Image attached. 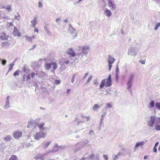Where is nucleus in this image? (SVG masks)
<instances>
[{
	"label": "nucleus",
	"instance_id": "43",
	"mask_svg": "<svg viewBox=\"0 0 160 160\" xmlns=\"http://www.w3.org/2000/svg\"><path fill=\"white\" fill-rule=\"evenodd\" d=\"M7 10H9L11 9V7L10 6H8L6 8Z\"/></svg>",
	"mask_w": 160,
	"mask_h": 160
},
{
	"label": "nucleus",
	"instance_id": "4",
	"mask_svg": "<svg viewBox=\"0 0 160 160\" xmlns=\"http://www.w3.org/2000/svg\"><path fill=\"white\" fill-rule=\"evenodd\" d=\"M46 133L42 132H38L36 133L34 135L35 139L38 140L42 138H44L46 136Z\"/></svg>",
	"mask_w": 160,
	"mask_h": 160
},
{
	"label": "nucleus",
	"instance_id": "45",
	"mask_svg": "<svg viewBox=\"0 0 160 160\" xmlns=\"http://www.w3.org/2000/svg\"><path fill=\"white\" fill-rule=\"evenodd\" d=\"M158 144V142H156V143L155 144L154 147H157Z\"/></svg>",
	"mask_w": 160,
	"mask_h": 160
},
{
	"label": "nucleus",
	"instance_id": "25",
	"mask_svg": "<svg viewBox=\"0 0 160 160\" xmlns=\"http://www.w3.org/2000/svg\"><path fill=\"white\" fill-rule=\"evenodd\" d=\"M154 102L153 101H151L149 104V108H151L153 107L154 106Z\"/></svg>",
	"mask_w": 160,
	"mask_h": 160
},
{
	"label": "nucleus",
	"instance_id": "8",
	"mask_svg": "<svg viewBox=\"0 0 160 160\" xmlns=\"http://www.w3.org/2000/svg\"><path fill=\"white\" fill-rule=\"evenodd\" d=\"M13 34L15 36L19 37L21 36V34L19 31L16 28H15L13 32Z\"/></svg>",
	"mask_w": 160,
	"mask_h": 160
},
{
	"label": "nucleus",
	"instance_id": "29",
	"mask_svg": "<svg viewBox=\"0 0 160 160\" xmlns=\"http://www.w3.org/2000/svg\"><path fill=\"white\" fill-rule=\"evenodd\" d=\"M155 106L158 109H160V102L156 103Z\"/></svg>",
	"mask_w": 160,
	"mask_h": 160
},
{
	"label": "nucleus",
	"instance_id": "12",
	"mask_svg": "<svg viewBox=\"0 0 160 160\" xmlns=\"http://www.w3.org/2000/svg\"><path fill=\"white\" fill-rule=\"evenodd\" d=\"M36 75V74L34 72L30 73V74H28L27 75V81H28L30 79V76L32 78H33L35 77V76Z\"/></svg>",
	"mask_w": 160,
	"mask_h": 160
},
{
	"label": "nucleus",
	"instance_id": "6",
	"mask_svg": "<svg viewBox=\"0 0 160 160\" xmlns=\"http://www.w3.org/2000/svg\"><path fill=\"white\" fill-rule=\"evenodd\" d=\"M22 132L20 131H15L13 134V137L16 139H19L22 137Z\"/></svg>",
	"mask_w": 160,
	"mask_h": 160
},
{
	"label": "nucleus",
	"instance_id": "44",
	"mask_svg": "<svg viewBox=\"0 0 160 160\" xmlns=\"http://www.w3.org/2000/svg\"><path fill=\"white\" fill-rule=\"evenodd\" d=\"M94 154H91V155H90V157L91 158H93L94 157Z\"/></svg>",
	"mask_w": 160,
	"mask_h": 160
},
{
	"label": "nucleus",
	"instance_id": "27",
	"mask_svg": "<svg viewBox=\"0 0 160 160\" xmlns=\"http://www.w3.org/2000/svg\"><path fill=\"white\" fill-rule=\"evenodd\" d=\"M51 143V142L50 141L46 142V143H45L44 144V148H47L49 146Z\"/></svg>",
	"mask_w": 160,
	"mask_h": 160
},
{
	"label": "nucleus",
	"instance_id": "34",
	"mask_svg": "<svg viewBox=\"0 0 160 160\" xmlns=\"http://www.w3.org/2000/svg\"><path fill=\"white\" fill-rule=\"evenodd\" d=\"M42 6V3L40 1L38 2V7L39 8H41Z\"/></svg>",
	"mask_w": 160,
	"mask_h": 160
},
{
	"label": "nucleus",
	"instance_id": "50",
	"mask_svg": "<svg viewBox=\"0 0 160 160\" xmlns=\"http://www.w3.org/2000/svg\"><path fill=\"white\" fill-rule=\"evenodd\" d=\"M147 157L146 156H145L144 157V159H145L147 158Z\"/></svg>",
	"mask_w": 160,
	"mask_h": 160
},
{
	"label": "nucleus",
	"instance_id": "7",
	"mask_svg": "<svg viewBox=\"0 0 160 160\" xmlns=\"http://www.w3.org/2000/svg\"><path fill=\"white\" fill-rule=\"evenodd\" d=\"M108 2L109 7L111 8L112 10L115 8L116 6L115 4H114V0H108Z\"/></svg>",
	"mask_w": 160,
	"mask_h": 160
},
{
	"label": "nucleus",
	"instance_id": "36",
	"mask_svg": "<svg viewBox=\"0 0 160 160\" xmlns=\"http://www.w3.org/2000/svg\"><path fill=\"white\" fill-rule=\"evenodd\" d=\"M34 28V32H37V33H38V28L35 27Z\"/></svg>",
	"mask_w": 160,
	"mask_h": 160
},
{
	"label": "nucleus",
	"instance_id": "21",
	"mask_svg": "<svg viewBox=\"0 0 160 160\" xmlns=\"http://www.w3.org/2000/svg\"><path fill=\"white\" fill-rule=\"evenodd\" d=\"M18 158L15 155H12L9 160H18Z\"/></svg>",
	"mask_w": 160,
	"mask_h": 160
},
{
	"label": "nucleus",
	"instance_id": "30",
	"mask_svg": "<svg viewBox=\"0 0 160 160\" xmlns=\"http://www.w3.org/2000/svg\"><path fill=\"white\" fill-rule=\"evenodd\" d=\"M112 105L109 103H108L106 105V107L108 108H111L112 107Z\"/></svg>",
	"mask_w": 160,
	"mask_h": 160
},
{
	"label": "nucleus",
	"instance_id": "2",
	"mask_svg": "<svg viewBox=\"0 0 160 160\" xmlns=\"http://www.w3.org/2000/svg\"><path fill=\"white\" fill-rule=\"evenodd\" d=\"M112 85L111 75L110 74L108 78L107 79H103L101 82L99 86L100 89L102 88L104 86L106 87H109Z\"/></svg>",
	"mask_w": 160,
	"mask_h": 160
},
{
	"label": "nucleus",
	"instance_id": "10",
	"mask_svg": "<svg viewBox=\"0 0 160 160\" xmlns=\"http://www.w3.org/2000/svg\"><path fill=\"white\" fill-rule=\"evenodd\" d=\"M8 37V36L7 35L6 33H2L0 36V38L1 40H7Z\"/></svg>",
	"mask_w": 160,
	"mask_h": 160
},
{
	"label": "nucleus",
	"instance_id": "37",
	"mask_svg": "<svg viewBox=\"0 0 160 160\" xmlns=\"http://www.w3.org/2000/svg\"><path fill=\"white\" fill-rule=\"evenodd\" d=\"M139 62L142 64H144L145 63V60H140Z\"/></svg>",
	"mask_w": 160,
	"mask_h": 160
},
{
	"label": "nucleus",
	"instance_id": "46",
	"mask_svg": "<svg viewBox=\"0 0 160 160\" xmlns=\"http://www.w3.org/2000/svg\"><path fill=\"white\" fill-rule=\"evenodd\" d=\"M69 61H66L65 62V63H66V64H68L69 63Z\"/></svg>",
	"mask_w": 160,
	"mask_h": 160
},
{
	"label": "nucleus",
	"instance_id": "48",
	"mask_svg": "<svg viewBox=\"0 0 160 160\" xmlns=\"http://www.w3.org/2000/svg\"><path fill=\"white\" fill-rule=\"evenodd\" d=\"M60 20V19L59 18H57V19H56V21L57 22L58 21H59V20Z\"/></svg>",
	"mask_w": 160,
	"mask_h": 160
},
{
	"label": "nucleus",
	"instance_id": "47",
	"mask_svg": "<svg viewBox=\"0 0 160 160\" xmlns=\"http://www.w3.org/2000/svg\"><path fill=\"white\" fill-rule=\"evenodd\" d=\"M94 84L97 85L98 84V82L97 81H96L95 82H94Z\"/></svg>",
	"mask_w": 160,
	"mask_h": 160
},
{
	"label": "nucleus",
	"instance_id": "55",
	"mask_svg": "<svg viewBox=\"0 0 160 160\" xmlns=\"http://www.w3.org/2000/svg\"><path fill=\"white\" fill-rule=\"evenodd\" d=\"M130 53V52L129 51V52H128V53Z\"/></svg>",
	"mask_w": 160,
	"mask_h": 160
},
{
	"label": "nucleus",
	"instance_id": "5",
	"mask_svg": "<svg viewBox=\"0 0 160 160\" xmlns=\"http://www.w3.org/2000/svg\"><path fill=\"white\" fill-rule=\"evenodd\" d=\"M115 60V59L114 58L110 56H109L108 62V63L109 70H111L112 64L114 62Z\"/></svg>",
	"mask_w": 160,
	"mask_h": 160
},
{
	"label": "nucleus",
	"instance_id": "39",
	"mask_svg": "<svg viewBox=\"0 0 160 160\" xmlns=\"http://www.w3.org/2000/svg\"><path fill=\"white\" fill-rule=\"evenodd\" d=\"M75 77V75H73L72 76V80H71V82L72 83H73L74 81Z\"/></svg>",
	"mask_w": 160,
	"mask_h": 160
},
{
	"label": "nucleus",
	"instance_id": "20",
	"mask_svg": "<svg viewBox=\"0 0 160 160\" xmlns=\"http://www.w3.org/2000/svg\"><path fill=\"white\" fill-rule=\"evenodd\" d=\"M52 65L53 66L52 70L54 71V70L57 69V64L55 62H52Z\"/></svg>",
	"mask_w": 160,
	"mask_h": 160
},
{
	"label": "nucleus",
	"instance_id": "53",
	"mask_svg": "<svg viewBox=\"0 0 160 160\" xmlns=\"http://www.w3.org/2000/svg\"><path fill=\"white\" fill-rule=\"evenodd\" d=\"M82 0H79V1H78V2H80Z\"/></svg>",
	"mask_w": 160,
	"mask_h": 160
},
{
	"label": "nucleus",
	"instance_id": "22",
	"mask_svg": "<svg viewBox=\"0 0 160 160\" xmlns=\"http://www.w3.org/2000/svg\"><path fill=\"white\" fill-rule=\"evenodd\" d=\"M14 65V63H11L9 64V68L8 70V72H10L13 69V67Z\"/></svg>",
	"mask_w": 160,
	"mask_h": 160
},
{
	"label": "nucleus",
	"instance_id": "32",
	"mask_svg": "<svg viewBox=\"0 0 160 160\" xmlns=\"http://www.w3.org/2000/svg\"><path fill=\"white\" fill-rule=\"evenodd\" d=\"M55 82L56 84H59L60 83L61 81L60 80H56Z\"/></svg>",
	"mask_w": 160,
	"mask_h": 160
},
{
	"label": "nucleus",
	"instance_id": "51",
	"mask_svg": "<svg viewBox=\"0 0 160 160\" xmlns=\"http://www.w3.org/2000/svg\"><path fill=\"white\" fill-rule=\"evenodd\" d=\"M158 150L159 151H160V146L158 148Z\"/></svg>",
	"mask_w": 160,
	"mask_h": 160
},
{
	"label": "nucleus",
	"instance_id": "41",
	"mask_svg": "<svg viewBox=\"0 0 160 160\" xmlns=\"http://www.w3.org/2000/svg\"><path fill=\"white\" fill-rule=\"evenodd\" d=\"M71 91V89H68L67 90V93L68 94Z\"/></svg>",
	"mask_w": 160,
	"mask_h": 160
},
{
	"label": "nucleus",
	"instance_id": "26",
	"mask_svg": "<svg viewBox=\"0 0 160 160\" xmlns=\"http://www.w3.org/2000/svg\"><path fill=\"white\" fill-rule=\"evenodd\" d=\"M20 72V71L19 70H17L14 72V73L13 74V75L14 76H18L19 75Z\"/></svg>",
	"mask_w": 160,
	"mask_h": 160
},
{
	"label": "nucleus",
	"instance_id": "49",
	"mask_svg": "<svg viewBox=\"0 0 160 160\" xmlns=\"http://www.w3.org/2000/svg\"><path fill=\"white\" fill-rule=\"evenodd\" d=\"M86 118H87V120L89 119V117H86Z\"/></svg>",
	"mask_w": 160,
	"mask_h": 160
},
{
	"label": "nucleus",
	"instance_id": "1",
	"mask_svg": "<svg viewBox=\"0 0 160 160\" xmlns=\"http://www.w3.org/2000/svg\"><path fill=\"white\" fill-rule=\"evenodd\" d=\"M148 125L150 127H153L155 124V129L158 131L160 130V118L152 116L150 117V120L148 122Z\"/></svg>",
	"mask_w": 160,
	"mask_h": 160
},
{
	"label": "nucleus",
	"instance_id": "23",
	"mask_svg": "<svg viewBox=\"0 0 160 160\" xmlns=\"http://www.w3.org/2000/svg\"><path fill=\"white\" fill-rule=\"evenodd\" d=\"M22 69L23 72L25 73H27L30 71V70L25 66L23 67Z\"/></svg>",
	"mask_w": 160,
	"mask_h": 160
},
{
	"label": "nucleus",
	"instance_id": "35",
	"mask_svg": "<svg viewBox=\"0 0 160 160\" xmlns=\"http://www.w3.org/2000/svg\"><path fill=\"white\" fill-rule=\"evenodd\" d=\"M6 62H7V61L6 60H2V64L3 65H5L6 63Z\"/></svg>",
	"mask_w": 160,
	"mask_h": 160
},
{
	"label": "nucleus",
	"instance_id": "38",
	"mask_svg": "<svg viewBox=\"0 0 160 160\" xmlns=\"http://www.w3.org/2000/svg\"><path fill=\"white\" fill-rule=\"evenodd\" d=\"M118 68H117L116 71V76L117 77L118 76Z\"/></svg>",
	"mask_w": 160,
	"mask_h": 160
},
{
	"label": "nucleus",
	"instance_id": "18",
	"mask_svg": "<svg viewBox=\"0 0 160 160\" xmlns=\"http://www.w3.org/2000/svg\"><path fill=\"white\" fill-rule=\"evenodd\" d=\"M144 144V141L136 143L135 145V147L138 148L139 146H142Z\"/></svg>",
	"mask_w": 160,
	"mask_h": 160
},
{
	"label": "nucleus",
	"instance_id": "3",
	"mask_svg": "<svg viewBox=\"0 0 160 160\" xmlns=\"http://www.w3.org/2000/svg\"><path fill=\"white\" fill-rule=\"evenodd\" d=\"M90 48L86 46H80L79 47L78 51H80V53L78 54V56H81L82 57L83 55H86L89 52Z\"/></svg>",
	"mask_w": 160,
	"mask_h": 160
},
{
	"label": "nucleus",
	"instance_id": "28",
	"mask_svg": "<svg viewBox=\"0 0 160 160\" xmlns=\"http://www.w3.org/2000/svg\"><path fill=\"white\" fill-rule=\"evenodd\" d=\"M160 26V22L157 23L155 26V27L154 28V29L155 30H156L158 29V27Z\"/></svg>",
	"mask_w": 160,
	"mask_h": 160
},
{
	"label": "nucleus",
	"instance_id": "54",
	"mask_svg": "<svg viewBox=\"0 0 160 160\" xmlns=\"http://www.w3.org/2000/svg\"><path fill=\"white\" fill-rule=\"evenodd\" d=\"M5 108H6V106H5Z\"/></svg>",
	"mask_w": 160,
	"mask_h": 160
},
{
	"label": "nucleus",
	"instance_id": "9",
	"mask_svg": "<svg viewBox=\"0 0 160 160\" xmlns=\"http://www.w3.org/2000/svg\"><path fill=\"white\" fill-rule=\"evenodd\" d=\"M133 76V75H132L131 76L130 78L129 79L127 83L128 88V89H130L132 87V82Z\"/></svg>",
	"mask_w": 160,
	"mask_h": 160
},
{
	"label": "nucleus",
	"instance_id": "31",
	"mask_svg": "<svg viewBox=\"0 0 160 160\" xmlns=\"http://www.w3.org/2000/svg\"><path fill=\"white\" fill-rule=\"evenodd\" d=\"M92 78V76H90L89 77V78H88L87 81V83H88L91 80V79Z\"/></svg>",
	"mask_w": 160,
	"mask_h": 160
},
{
	"label": "nucleus",
	"instance_id": "15",
	"mask_svg": "<svg viewBox=\"0 0 160 160\" xmlns=\"http://www.w3.org/2000/svg\"><path fill=\"white\" fill-rule=\"evenodd\" d=\"M105 14L108 17H110L112 14L111 12L108 9H106L104 11Z\"/></svg>",
	"mask_w": 160,
	"mask_h": 160
},
{
	"label": "nucleus",
	"instance_id": "11",
	"mask_svg": "<svg viewBox=\"0 0 160 160\" xmlns=\"http://www.w3.org/2000/svg\"><path fill=\"white\" fill-rule=\"evenodd\" d=\"M67 53L73 57L76 56V54L72 49L69 48L67 52Z\"/></svg>",
	"mask_w": 160,
	"mask_h": 160
},
{
	"label": "nucleus",
	"instance_id": "33",
	"mask_svg": "<svg viewBox=\"0 0 160 160\" xmlns=\"http://www.w3.org/2000/svg\"><path fill=\"white\" fill-rule=\"evenodd\" d=\"M103 157L104 158L105 160H108V156L107 155L104 154L103 155Z\"/></svg>",
	"mask_w": 160,
	"mask_h": 160
},
{
	"label": "nucleus",
	"instance_id": "42",
	"mask_svg": "<svg viewBox=\"0 0 160 160\" xmlns=\"http://www.w3.org/2000/svg\"><path fill=\"white\" fill-rule=\"evenodd\" d=\"M88 73H85L84 76L83 78H85L87 77V76L88 75Z\"/></svg>",
	"mask_w": 160,
	"mask_h": 160
},
{
	"label": "nucleus",
	"instance_id": "14",
	"mask_svg": "<svg viewBox=\"0 0 160 160\" xmlns=\"http://www.w3.org/2000/svg\"><path fill=\"white\" fill-rule=\"evenodd\" d=\"M25 37L26 40L29 42L32 41V40L34 39L35 38L34 36H33L32 37H29L26 35L25 36Z\"/></svg>",
	"mask_w": 160,
	"mask_h": 160
},
{
	"label": "nucleus",
	"instance_id": "40",
	"mask_svg": "<svg viewBox=\"0 0 160 160\" xmlns=\"http://www.w3.org/2000/svg\"><path fill=\"white\" fill-rule=\"evenodd\" d=\"M153 151L155 152H157V149L156 147H154L153 148Z\"/></svg>",
	"mask_w": 160,
	"mask_h": 160
},
{
	"label": "nucleus",
	"instance_id": "13",
	"mask_svg": "<svg viewBox=\"0 0 160 160\" xmlns=\"http://www.w3.org/2000/svg\"><path fill=\"white\" fill-rule=\"evenodd\" d=\"M31 23H32V26L33 27H35L37 23V18L35 17L34 19L31 21Z\"/></svg>",
	"mask_w": 160,
	"mask_h": 160
},
{
	"label": "nucleus",
	"instance_id": "24",
	"mask_svg": "<svg viewBox=\"0 0 160 160\" xmlns=\"http://www.w3.org/2000/svg\"><path fill=\"white\" fill-rule=\"evenodd\" d=\"M100 107H99L98 104H95L92 107V109L93 110H95L97 109L98 108H99Z\"/></svg>",
	"mask_w": 160,
	"mask_h": 160
},
{
	"label": "nucleus",
	"instance_id": "17",
	"mask_svg": "<svg viewBox=\"0 0 160 160\" xmlns=\"http://www.w3.org/2000/svg\"><path fill=\"white\" fill-rule=\"evenodd\" d=\"M52 65V62L51 63H46L45 65V67L47 70H48L51 68V66Z\"/></svg>",
	"mask_w": 160,
	"mask_h": 160
},
{
	"label": "nucleus",
	"instance_id": "19",
	"mask_svg": "<svg viewBox=\"0 0 160 160\" xmlns=\"http://www.w3.org/2000/svg\"><path fill=\"white\" fill-rule=\"evenodd\" d=\"M12 139V137L10 135H7L5 138H4V140L6 141H9Z\"/></svg>",
	"mask_w": 160,
	"mask_h": 160
},
{
	"label": "nucleus",
	"instance_id": "52",
	"mask_svg": "<svg viewBox=\"0 0 160 160\" xmlns=\"http://www.w3.org/2000/svg\"><path fill=\"white\" fill-rule=\"evenodd\" d=\"M82 0H79V1H78V2H80Z\"/></svg>",
	"mask_w": 160,
	"mask_h": 160
},
{
	"label": "nucleus",
	"instance_id": "16",
	"mask_svg": "<svg viewBox=\"0 0 160 160\" xmlns=\"http://www.w3.org/2000/svg\"><path fill=\"white\" fill-rule=\"evenodd\" d=\"M45 125L44 123H40L38 125V127L39 128L40 130H43L45 129V128L44 127Z\"/></svg>",
	"mask_w": 160,
	"mask_h": 160
}]
</instances>
